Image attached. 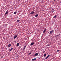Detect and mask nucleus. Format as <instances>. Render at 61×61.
<instances>
[{
    "label": "nucleus",
    "mask_w": 61,
    "mask_h": 61,
    "mask_svg": "<svg viewBox=\"0 0 61 61\" xmlns=\"http://www.w3.org/2000/svg\"><path fill=\"white\" fill-rule=\"evenodd\" d=\"M17 35H16L15 36H14V39H15L16 37H17Z\"/></svg>",
    "instance_id": "nucleus-1"
},
{
    "label": "nucleus",
    "mask_w": 61,
    "mask_h": 61,
    "mask_svg": "<svg viewBox=\"0 0 61 61\" xmlns=\"http://www.w3.org/2000/svg\"><path fill=\"white\" fill-rule=\"evenodd\" d=\"M11 46V44H10L8 45V46H7L8 47H10V46Z\"/></svg>",
    "instance_id": "nucleus-2"
},
{
    "label": "nucleus",
    "mask_w": 61,
    "mask_h": 61,
    "mask_svg": "<svg viewBox=\"0 0 61 61\" xmlns=\"http://www.w3.org/2000/svg\"><path fill=\"white\" fill-rule=\"evenodd\" d=\"M46 31V29H45L43 31V33H45Z\"/></svg>",
    "instance_id": "nucleus-3"
},
{
    "label": "nucleus",
    "mask_w": 61,
    "mask_h": 61,
    "mask_svg": "<svg viewBox=\"0 0 61 61\" xmlns=\"http://www.w3.org/2000/svg\"><path fill=\"white\" fill-rule=\"evenodd\" d=\"M34 13V12L33 11H32L30 13V15H32V14H33Z\"/></svg>",
    "instance_id": "nucleus-4"
},
{
    "label": "nucleus",
    "mask_w": 61,
    "mask_h": 61,
    "mask_svg": "<svg viewBox=\"0 0 61 61\" xmlns=\"http://www.w3.org/2000/svg\"><path fill=\"white\" fill-rule=\"evenodd\" d=\"M53 32H54V31L52 30L50 32V34H52V33H53Z\"/></svg>",
    "instance_id": "nucleus-5"
},
{
    "label": "nucleus",
    "mask_w": 61,
    "mask_h": 61,
    "mask_svg": "<svg viewBox=\"0 0 61 61\" xmlns=\"http://www.w3.org/2000/svg\"><path fill=\"white\" fill-rule=\"evenodd\" d=\"M38 55V53H36L35 54V56H37V55Z\"/></svg>",
    "instance_id": "nucleus-6"
},
{
    "label": "nucleus",
    "mask_w": 61,
    "mask_h": 61,
    "mask_svg": "<svg viewBox=\"0 0 61 61\" xmlns=\"http://www.w3.org/2000/svg\"><path fill=\"white\" fill-rule=\"evenodd\" d=\"M8 10H7L5 13V15H7V14L8 13Z\"/></svg>",
    "instance_id": "nucleus-7"
},
{
    "label": "nucleus",
    "mask_w": 61,
    "mask_h": 61,
    "mask_svg": "<svg viewBox=\"0 0 61 61\" xmlns=\"http://www.w3.org/2000/svg\"><path fill=\"white\" fill-rule=\"evenodd\" d=\"M34 43L32 42L31 43L30 45V46H33V45H34Z\"/></svg>",
    "instance_id": "nucleus-8"
},
{
    "label": "nucleus",
    "mask_w": 61,
    "mask_h": 61,
    "mask_svg": "<svg viewBox=\"0 0 61 61\" xmlns=\"http://www.w3.org/2000/svg\"><path fill=\"white\" fill-rule=\"evenodd\" d=\"M36 58H34L32 59V61H35V60H36Z\"/></svg>",
    "instance_id": "nucleus-9"
},
{
    "label": "nucleus",
    "mask_w": 61,
    "mask_h": 61,
    "mask_svg": "<svg viewBox=\"0 0 61 61\" xmlns=\"http://www.w3.org/2000/svg\"><path fill=\"white\" fill-rule=\"evenodd\" d=\"M26 46H24V47H23V50H24V49H25V47H26Z\"/></svg>",
    "instance_id": "nucleus-10"
},
{
    "label": "nucleus",
    "mask_w": 61,
    "mask_h": 61,
    "mask_svg": "<svg viewBox=\"0 0 61 61\" xmlns=\"http://www.w3.org/2000/svg\"><path fill=\"white\" fill-rule=\"evenodd\" d=\"M38 14H36L35 15V17H37L38 16Z\"/></svg>",
    "instance_id": "nucleus-11"
},
{
    "label": "nucleus",
    "mask_w": 61,
    "mask_h": 61,
    "mask_svg": "<svg viewBox=\"0 0 61 61\" xmlns=\"http://www.w3.org/2000/svg\"><path fill=\"white\" fill-rule=\"evenodd\" d=\"M13 48H11L10 49H9V51H11L12 50H13Z\"/></svg>",
    "instance_id": "nucleus-12"
},
{
    "label": "nucleus",
    "mask_w": 61,
    "mask_h": 61,
    "mask_svg": "<svg viewBox=\"0 0 61 61\" xmlns=\"http://www.w3.org/2000/svg\"><path fill=\"white\" fill-rule=\"evenodd\" d=\"M56 17V15H55L54 17H53V18H55Z\"/></svg>",
    "instance_id": "nucleus-13"
},
{
    "label": "nucleus",
    "mask_w": 61,
    "mask_h": 61,
    "mask_svg": "<svg viewBox=\"0 0 61 61\" xmlns=\"http://www.w3.org/2000/svg\"><path fill=\"white\" fill-rule=\"evenodd\" d=\"M19 43H18L17 44V46H19Z\"/></svg>",
    "instance_id": "nucleus-14"
},
{
    "label": "nucleus",
    "mask_w": 61,
    "mask_h": 61,
    "mask_svg": "<svg viewBox=\"0 0 61 61\" xmlns=\"http://www.w3.org/2000/svg\"><path fill=\"white\" fill-rule=\"evenodd\" d=\"M59 51H60V50H58L56 51L57 52H59Z\"/></svg>",
    "instance_id": "nucleus-15"
},
{
    "label": "nucleus",
    "mask_w": 61,
    "mask_h": 61,
    "mask_svg": "<svg viewBox=\"0 0 61 61\" xmlns=\"http://www.w3.org/2000/svg\"><path fill=\"white\" fill-rule=\"evenodd\" d=\"M54 11H55V10H52V12H54Z\"/></svg>",
    "instance_id": "nucleus-16"
},
{
    "label": "nucleus",
    "mask_w": 61,
    "mask_h": 61,
    "mask_svg": "<svg viewBox=\"0 0 61 61\" xmlns=\"http://www.w3.org/2000/svg\"><path fill=\"white\" fill-rule=\"evenodd\" d=\"M20 20H17V22H20Z\"/></svg>",
    "instance_id": "nucleus-17"
},
{
    "label": "nucleus",
    "mask_w": 61,
    "mask_h": 61,
    "mask_svg": "<svg viewBox=\"0 0 61 61\" xmlns=\"http://www.w3.org/2000/svg\"><path fill=\"white\" fill-rule=\"evenodd\" d=\"M16 14V12H14V15H15Z\"/></svg>",
    "instance_id": "nucleus-18"
},
{
    "label": "nucleus",
    "mask_w": 61,
    "mask_h": 61,
    "mask_svg": "<svg viewBox=\"0 0 61 61\" xmlns=\"http://www.w3.org/2000/svg\"><path fill=\"white\" fill-rule=\"evenodd\" d=\"M49 56H50V55H49L47 56V57L48 58V57H49Z\"/></svg>",
    "instance_id": "nucleus-19"
},
{
    "label": "nucleus",
    "mask_w": 61,
    "mask_h": 61,
    "mask_svg": "<svg viewBox=\"0 0 61 61\" xmlns=\"http://www.w3.org/2000/svg\"><path fill=\"white\" fill-rule=\"evenodd\" d=\"M46 56V54H44V57H45V56Z\"/></svg>",
    "instance_id": "nucleus-20"
},
{
    "label": "nucleus",
    "mask_w": 61,
    "mask_h": 61,
    "mask_svg": "<svg viewBox=\"0 0 61 61\" xmlns=\"http://www.w3.org/2000/svg\"><path fill=\"white\" fill-rule=\"evenodd\" d=\"M31 54H32V53H31V52H30V53H29V55H31Z\"/></svg>",
    "instance_id": "nucleus-21"
},
{
    "label": "nucleus",
    "mask_w": 61,
    "mask_h": 61,
    "mask_svg": "<svg viewBox=\"0 0 61 61\" xmlns=\"http://www.w3.org/2000/svg\"><path fill=\"white\" fill-rule=\"evenodd\" d=\"M47 58H48L47 57H46L45 59H47Z\"/></svg>",
    "instance_id": "nucleus-22"
},
{
    "label": "nucleus",
    "mask_w": 61,
    "mask_h": 61,
    "mask_svg": "<svg viewBox=\"0 0 61 61\" xmlns=\"http://www.w3.org/2000/svg\"><path fill=\"white\" fill-rule=\"evenodd\" d=\"M50 46V45L48 44L47 45V46Z\"/></svg>",
    "instance_id": "nucleus-23"
},
{
    "label": "nucleus",
    "mask_w": 61,
    "mask_h": 61,
    "mask_svg": "<svg viewBox=\"0 0 61 61\" xmlns=\"http://www.w3.org/2000/svg\"><path fill=\"white\" fill-rule=\"evenodd\" d=\"M45 52V51H44L43 52V53H44Z\"/></svg>",
    "instance_id": "nucleus-24"
},
{
    "label": "nucleus",
    "mask_w": 61,
    "mask_h": 61,
    "mask_svg": "<svg viewBox=\"0 0 61 61\" xmlns=\"http://www.w3.org/2000/svg\"><path fill=\"white\" fill-rule=\"evenodd\" d=\"M57 36H58V35H56V37H57Z\"/></svg>",
    "instance_id": "nucleus-25"
},
{
    "label": "nucleus",
    "mask_w": 61,
    "mask_h": 61,
    "mask_svg": "<svg viewBox=\"0 0 61 61\" xmlns=\"http://www.w3.org/2000/svg\"><path fill=\"white\" fill-rule=\"evenodd\" d=\"M60 35V34H59L58 36H59Z\"/></svg>",
    "instance_id": "nucleus-26"
}]
</instances>
